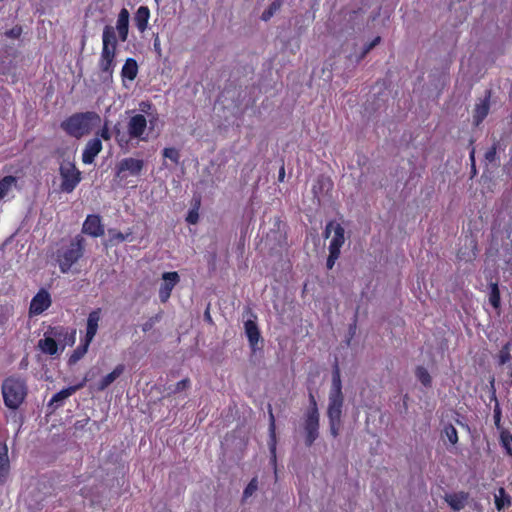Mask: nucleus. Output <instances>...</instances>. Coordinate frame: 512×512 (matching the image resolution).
Returning <instances> with one entry per match:
<instances>
[{
	"mask_svg": "<svg viewBox=\"0 0 512 512\" xmlns=\"http://www.w3.org/2000/svg\"><path fill=\"white\" fill-rule=\"evenodd\" d=\"M442 434L446 436L451 445H456L458 443V433L453 424L445 425Z\"/></svg>",
	"mask_w": 512,
	"mask_h": 512,
	"instance_id": "36",
	"label": "nucleus"
},
{
	"mask_svg": "<svg viewBox=\"0 0 512 512\" xmlns=\"http://www.w3.org/2000/svg\"><path fill=\"white\" fill-rule=\"evenodd\" d=\"M27 384L18 377H8L2 384V394L5 405L9 409H17L27 397Z\"/></svg>",
	"mask_w": 512,
	"mask_h": 512,
	"instance_id": "4",
	"label": "nucleus"
},
{
	"mask_svg": "<svg viewBox=\"0 0 512 512\" xmlns=\"http://www.w3.org/2000/svg\"><path fill=\"white\" fill-rule=\"evenodd\" d=\"M330 394L337 395L338 397H343L340 367L338 359L336 357L334 358V362L332 364V391Z\"/></svg>",
	"mask_w": 512,
	"mask_h": 512,
	"instance_id": "23",
	"label": "nucleus"
},
{
	"mask_svg": "<svg viewBox=\"0 0 512 512\" xmlns=\"http://www.w3.org/2000/svg\"><path fill=\"white\" fill-rule=\"evenodd\" d=\"M74 339H75V332H73V333L71 334V343H73V342H74Z\"/></svg>",
	"mask_w": 512,
	"mask_h": 512,
	"instance_id": "59",
	"label": "nucleus"
},
{
	"mask_svg": "<svg viewBox=\"0 0 512 512\" xmlns=\"http://www.w3.org/2000/svg\"><path fill=\"white\" fill-rule=\"evenodd\" d=\"M89 381L88 377L83 378V380L75 385L68 386L67 388H64L55 394L52 395V398L48 402V406H53L55 408L62 406L63 402L70 397L73 393L76 391L82 389L87 382Z\"/></svg>",
	"mask_w": 512,
	"mask_h": 512,
	"instance_id": "12",
	"label": "nucleus"
},
{
	"mask_svg": "<svg viewBox=\"0 0 512 512\" xmlns=\"http://www.w3.org/2000/svg\"><path fill=\"white\" fill-rule=\"evenodd\" d=\"M269 433H270V454H272V458L275 461V453H276V426H275V418L273 414V409L271 405H269Z\"/></svg>",
	"mask_w": 512,
	"mask_h": 512,
	"instance_id": "27",
	"label": "nucleus"
},
{
	"mask_svg": "<svg viewBox=\"0 0 512 512\" xmlns=\"http://www.w3.org/2000/svg\"><path fill=\"white\" fill-rule=\"evenodd\" d=\"M87 323H88V325H87L86 335L83 339H81V342H83L84 344L89 346L91 344L92 339L94 338V336L97 333L98 322H87Z\"/></svg>",
	"mask_w": 512,
	"mask_h": 512,
	"instance_id": "38",
	"label": "nucleus"
},
{
	"mask_svg": "<svg viewBox=\"0 0 512 512\" xmlns=\"http://www.w3.org/2000/svg\"><path fill=\"white\" fill-rule=\"evenodd\" d=\"M329 424H330V432L332 434V437H337L339 434L341 420L340 421L329 420Z\"/></svg>",
	"mask_w": 512,
	"mask_h": 512,
	"instance_id": "47",
	"label": "nucleus"
},
{
	"mask_svg": "<svg viewBox=\"0 0 512 512\" xmlns=\"http://www.w3.org/2000/svg\"><path fill=\"white\" fill-rule=\"evenodd\" d=\"M257 488H258L257 477H252L250 480V483L244 489L243 498L247 499V498L251 497L254 494V492L257 490Z\"/></svg>",
	"mask_w": 512,
	"mask_h": 512,
	"instance_id": "42",
	"label": "nucleus"
},
{
	"mask_svg": "<svg viewBox=\"0 0 512 512\" xmlns=\"http://www.w3.org/2000/svg\"><path fill=\"white\" fill-rule=\"evenodd\" d=\"M95 137L102 138L104 141H109L111 138V130L109 129V125L106 122L104 126L97 132Z\"/></svg>",
	"mask_w": 512,
	"mask_h": 512,
	"instance_id": "45",
	"label": "nucleus"
},
{
	"mask_svg": "<svg viewBox=\"0 0 512 512\" xmlns=\"http://www.w3.org/2000/svg\"><path fill=\"white\" fill-rule=\"evenodd\" d=\"M205 320H211V316L209 312L205 313Z\"/></svg>",
	"mask_w": 512,
	"mask_h": 512,
	"instance_id": "58",
	"label": "nucleus"
},
{
	"mask_svg": "<svg viewBox=\"0 0 512 512\" xmlns=\"http://www.w3.org/2000/svg\"><path fill=\"white\" fill-rule=\"evenodd\" d=\"M82 233L97 238L105 234L102 218L98 214H90L86 217L82 225Z\"/></svg>",
	"mask_w": 512,
	"mask_h": 512,
	"instance_id": "9",
	"label": "nucleus"
},
{
	"mask_svg": "<svg viewBox=\"0 0 512 512\" xmlns=\"http://www.w3.org/2000/svg\"><path fill=\"white\" fill-rule=\"evenodd\" d=\"M490 96L491 92L488 91L487 95L482 98L479 103L474 107L473 123L474 126H479L487 117L490 111Z\"/></svg>",
	"mask_w": 512,
	"mask_h": 512,
	"instance_id": "15",
	"label": "nucleus"
},
{
	"mask_svg": "<svg viewBox=\"0 0 512 512\" xmlns=\"http://www.w3.org/2000/svg\"><path fill=\"white\" fill-rule=\"evenodd\" d=\"M125 371L124 364L116 365L113 370L105 377H103L97 384V390L103 391L107 389L117 378H119Z\"/></svg>",
	"mask_w": 512,
	"mask_h": 512,
	"instance_id": "21",
	"label": "nucleus"
},
{
	"mask_svg": "<svg viewBox=\"0 0 512 512\" xmlns=\"http://www.w3.org/2000/svg\"><path fill=\"white\" fill-rule=\"evenodd\" d=\"M151 326H152V322H145V324L142 326V329L144 331H148V330H150Z\"/></svg>",
	"mask_w": 512,
	"mask_h": 512,
	"instance_id": "55",
	"label": "nucleus"
},
{
	"mask_svg": "<svg viewBox=\"0 0 512 512\" xmlns=\"http://www.w3.org/2000/svg\"><path fill=\"white\" fill-rule=\"evenodd\" d=\"M130 235H131V231L124 234L115 229H110V230H108V244L115 245V244L121 243V242L127 240Z\"/></svg>",
	"mask_w": 512,
	"mask_h": 512,
	"instance_id": "34",
	"label": "nucleus"
},
{
	"mask_svg": "<svg viewBox=\"0 0 512 512\" xmlns=\"http://www.w3.org/2000/svg\"><path fill=\"white\" fill-rule=\"evenodd\" d=\"M490 390H491V401L494 402V426L496 428H500L501 419H502V410L497 400V392L495 391V379L492 378L490 381Z\"/></svg>",
	"mask_w": 512,
	"mask_h": 512,
	"instance_id": "25",
	"label": "nucleus"
},
{
	"mask_svg": "<svg viewBox=\"0 0 512 512\" xmlns=\"http://www.w3.org/2000/svg\"><path fill=\"white\" fill-rule=\"evenodd\" d=\"M87 323H88V325H87L86 335L83 339H81V342H83L84 344L89 346L91 344L92 339L94 338V336L97 333L98 322H87Z\"/></svg>",
	"mask_w": 512,
	"mask_h": 512,
	"instance_id": "37",
	"label": "nucleus"
},
{
	"mask_svg": "<svg viewBox=\"0 0 512 512\" xmlns=\"http://www.w3.org/2000/svg\"><path fill=\"white\" fill-rule=\"evenodd\" d=\"M50 306L51 295L44 288H41L30 301L29 314L34 316L40 315Z\"/></svg>",
	"mask_w": 512,
	"mask_h": 512,
	"instance_id": "11",
	"label": "nucleus"
},
{
	"mask_svg": "<svg viewBox=\"0 0 512 512\" xmlns=\"http://www.w3.org/2000/svg\"><path fill=\"white\" fill-rule=\"evenodd\" d=\"M286 0H274L270 3L269 7L262 12L261 20L267 22L271 20L274 15L279 11Z\"/></svg>",
	"mask_w": 512,
	"mask_h": 512,
	"instance_id": "28",
	"label": "nucleus"
},
{
	"mask_svg": "<svg viewBox=\"0 0 512 512\" xmlns=\"http://www.w3.org/2000/svg\"><path fill=\"white\" fill-rule=\"evenodd\" d=\"M340 253L338 252H334V251H329V256H328V259H327V269H332L335 261L338 259Z\"/></svg>",
	"mask_w": 512,
	"mask_h": 512,
	"instance_id": "48",
	"label": "nucleus"
},
{
	"mask_svg": "<svg viewBox=\"0 0 512 512\" xmlns=\"http://www.w3.org/2000/svg\"><path fill=\"white\" fill-rule=\"evenodd\" d=\"M500 440L506 450V454L512 456V433L508 431L501 432Z\"/></svg>",
	"mask_w": 512,
	"mask_h": 512,
	"instance_id": "40",
	"label": "nucleus"
},
{
	"mask_svg": "<svg viewBox=\"0 0 512 512\" xmlns=\"http://www.w3.org/2000/svg\"><path fill=\"white\" fill-rule=\"evenodd\" d=\"M16 181V177L12 175L0 178V199L4 198L9 193L11 187L15 185Z\"/></svg>",
	"mask_w": 512,
	"mask_h": 512,
	"instance_id": "31",
	"label": "nucleus"
},
{
	"mask_svg": "<svg viewBox=\"0 0 512 512\" xmlns=\"http://www.w3.org/2000/svg\"><path fill=\"white\" fill-rule=\"evenodd\" d=\"M496 360L499 366L505 365L512 361L511 342H507L501 347L496 356Z\"/></svg>",
	"mask_w": 512,
	"mask_h": 512,
	"instance_id": "29",
	"label": "nucleus"
},
{
	"mask_svg": "<svg viewBox=\"0 0 512 512\" xmlns=\"http://www.w3.org/2000/svg\"><path fill=\"white\" fill-rule=\"evenodd\" d=\"M101 317V308H96L90 312L87 320H100Z\"/></svg>",
	"mask_w": 512,
	"mask_h": 512,
	"instance_id": "50",
	"label": "nucleus"
},
{
	"mask_svg": "<svg viewBox=\"0 0 512 512\" xmlns=\"http://www.w3.org/2000/svg\"><path fill=\"white\" fill-rule=\"evenodd\" d=\"M473 144H474V140H470V145L472 146L470 154H469L471 166H474V164H475V148H474Z\"/></svg>",
	"mask_w": 512,
	"mask_h": 512,
	"instance_id": "51",
	"label": "nucleus"
},
{
	"mask_svg": "<svg viewBox=\"0 0 512 512\" xmlns=\"http://www.w3.org/2000/svg\"><path fill=\"white\" fill-rule=\"evenodd\" d=\"M101 117L95 111L77 112L73 113L64 120L60 127L68 135L75 138H81L87 135L91 130L99 126Z\"/></svg>",
	"mask_w": 512,
	"mask_h": 512,
	"instance_id": "1",
	"label": "nucleus"
},
{
	"mask_svg": "<svg viewBox=\"0 0 512 512\" xmlns=\"http://www.w3.org/2000/svg\"><path fill=\"white\" fill-rule=\"evenodd\" d=\"M415 376L417 380L425 387H430L432 385V378L429 374V371L425 367L417 366L415 369Z\"/></svg>",
	"mask_w": 512,
	"mask_h": 512,
	"instance_id": "33",
	"label": "nucleus"
},
{
	"mask_svg": "<svg viewBox=\"0 0 512 512\" xmlns=\"http://www.w3.org/2000/svg\"><path fill=\"white\" fill-rule=\"evenodd\" d=\"M500 148L498 140H494V144L484 154L487 163L493 164L497 160V150Z\"/></svg>",
	"mask_w": 512,
	"mask_h": 512,
	"instance_id": "39",
	"label": "nucleus"
},
{
	"mask_svg": "<svg viewBox=\"0 0 512 512\" xmlns=\"http://www.w3.org/2000/svg\"><path fill=\"white\" fill-rule=\"evenodd\" d=\"M469 496L468 492L460 491L446 494L444 499L452 510L460 511L465 508Z\"/></svg>",
	"mask_w": 512,
	"mask_h": 512,
	"instance_id": "16",
	"label": "nucleus"
},
{
	"mask_svg": "<svg viewBox=\"0 0 512 512\" xmlns=\"http://www.w3.org/2000/svg\"><path fill=\"white\" fill-rule=\"evenodd\" d=\"M88 349L89 346H87L83 342H80V344L72 351L70 358H68V363L70 365L76 364L83 358V356L87 353Z\"/></svg>",
	"mask_w": 512,
	"mask_h": 512,
	"instance_id": "32",
	"label": "nucleus"
},
{
	"mask_svg": "<svg viewBox=\"0 0 512 512\" xmlns=\"http://www.w3.org/2000/svg\"><path fill=\"white\" fill-rule=\"evenodd\" d=\"M139 106H140V110L145 112V111H147V109H150L151 104H150V102H141Z\"/></svg>",
	"mask_w": 512,
	"mask_h": 512,
	"instance_id": "53",
	"label": "nucleus"
},
{
	"mask_svg": "<svg viewBox=\"0 0 512 512\" xmlns=\"http://www.w3.org/2000/svg\"><path fill=\"white\" fill-rule=\"evenodd\" d=\"M284 176H285V168H284V166H282L279 170V180L282 181L284 179Z\"/></svg>",
	"mask_w": 512,
	"mask_h": 512,
	"instance_id": "54",
	"label": "nucleus"
},
{
	"mask_svg": "<svg viewBox=\"0 0 512 512\" xmlns=\"http://www.w3.org/2000/svg\"><path fill=\"white\" fill-rule=\"evenodd\" d=\"M489 303L494 307L500 306V292L497 282L490 284Z\"/></svg>",
	"mask_w": 512,
	"mask_h": 512,
	"instance_id": "35",
	"label": "nucleus"
},
{
	"mask_svg": "<svg viewBox=\"0 0 512 512\" xmlns=\"http://www.w3.org/2000/svg\"><path fill=\"white\" fill-rule=\"evenodd\" d=\"M59 174L61 177L60 189L65 193L73 192L82 179L81 172L70 162L61 164Z\"/></svg>",
	"mask_w": 512,
	"mask_h": 512,
	"instance_id": "6",
	"label": "nucleus"
},
{
	"mask_svg": "<svg viewBox=\"0 0 512 512\" xmlns=\"http://www.w3.org/2000/svg\"><path fill=\"white\" fill-rule=\"evenodd\" d=\"M163 156L165 158L170 159L173 164H175V165L179 164L180 153L177 149L171 148V147L164 148Z\"/></svg>",
	"mask_w": 512,
	"mask_h": 512,
	"instance_id": "41",
	"label": "nucleus"
},
{
	"mask_svg": "<svg viewBox=\"0 0 512 512\" xmlns=\"http://www.w3.org/2000/svg\"><path fill=\"white\" fill-rule=\"evenodd\" d=\"M191 384V381L186 378L176 383L174 392H180L186 388H188Z\"/></svg>",
	"mask_w": 512,
	"mask_h": 512,
	"instance_id": "49",
	"label": "nucleus"
},
{
	"mask_svg": "<svg viewBox=\"0 0 512 512\" xmlns=\"http://www.w3.org/2000/svg\"><path fill=\"white\" fill-rule=\"evenodd\" d=\"M187 220H188V222H190L192 224L196 223L197 220H198V214L195 213V212H190L188 217H187Z\"/></svg>",
	"mask_w": 512,
	"mask_h": 512,
	"instance_id": "52",
	"label": "nucleus"
},
{
	"mask_svg": "<svg viewBox=\"0 0 512 512\" xmlns=\"http://www.w3.org/2000/svg\"><path fill=\"white\" fill-rule=\"evenodd\" d=\"M147 126L148 121L145 115L138 113L131 116L128 123V133L130 138L145 139L143 134L145 133Z\"/></svg>",
	"mask_w": 512,
	"mask_h": 512,
	"instance_id": "13",
	"label": "nucleus"
},
{
	"mask_svg": "<svg viewBox=\"0 0 512 512\" xmlns=\"http://www.w3.org/2000/svg\"><path fill=\"white\" fill-rule=\"evenodd\" d=\"M356 323L357 322H352L349 324V327H348V336L346 338V346H350L351 345V341L352 339L355 337V333H356Z\"/></svg>",
	"mask_w": 512,
	"mask_h": 512,
	"instance_id": "46",
	"label": "nucleus"
},
{
	"mask_svg": "<svg viewBox=\"0 0 512 512\" xmlns=\"http://www.w3.org/2000/svg\"><path fill=\"white\" fill-rule=\"evenodd\" d=\"M151 17L150 8L145 5H141L135 12L134 23L140 32H144L149 24Z\"/></svg>",
	"mask_w": 512,
	"mask_h": 512,
	"instance_id": "20",
	"label": "nucleus"
},
{
	"mask_svg": "<svg viewBox=\"0 0 512 512\" xmlns=\"http://www.w3.org/2000/svg\"><path fill=\"white\" fill-rule=\"evenodd\" d=\"M9 471V449L6 444H0V485H4L8 480Z\"/></svg>",
	"mask_w": 512,
	"mask_h": 512,
	"instance_id": "19",
	"label": "nucleus"
},
{
	"mask_svg": "<svg viewBox=\"0 0 512 512\" xmlns=\"http://www.w3.org/2000/svg\"><path fill=\"white\" fill-rule=\"evenodd\" d=\"M85 246V238L82 235H76L69 245L57 250L56 261L62 273H69L72 265L84 256Z\"/></svg>",
	"mask_w": 512,
	"mask_h": 512,
	"instance_id": "3",
	"label": "nucleus"
},
{
	"mask_svg": "<svg viewBox=\"0 0 512 512\" xmlns=\"http://www.w3.org/2000/svg\"><path fill=\"white\" fill-rule=\"evenodd\" d=\"M512 505V497L506 492L504 488L498 489V494L494 496V506L497 511H501L504 508H509Z\"/></svg>",
	"mask_w": 512,
	"mask_h": 512,
	"instance_id": "26",
	"label": "nucleus"
},
{
	"mask_svg": "<svg viewBox=\"0 0 512 512\" xmlns=\"http://www.w3.org/2000/svg\"><path fill=\"white\" fill-rule=\"evenodd\" d=\"M309 402L310 406L305 413V421H304V430L306 433L305 436V445L307 447L313 446L319 435V412L317 408L316 400L313 396V392L309 393Z\"/></svg>",
	"mask_w": 512,
	"mask_h": 512,
	"instance_id": "5",
	"label": "nucleus"
},
{
	"mask_svg": "<svg viewBox=\"0 0 512 512\" xmlns=\"http://www.w3.org/2000/svg\"><path fill=\"white\" fill-rule=\"evenodd\" d=\"M114 131H115L116 135H118L120 133V130L117 127L114 128Z\"/></svg>",
	"mask_w": 512,
	"mask_h": 512,
	"instance_id": "60",
	"label": "nucleus"
},
{
	"mask_svg": "<svg viewBox=\"0 0 512 512\" xmlns=\"http://www.w3.org/2000/svg\"><path fill=\"white\" fill-rule=\"evenodd\" d=\"M153 46H154L155 50H160V44L157 40L154 41Z\"/></svg>",
	"mask_w": 512,
	"mask_h": 512,
	"instance_id": "56",
	"label": "nucleus"
},
{
	"mask_svg": "<svg viewBox=\"0 0 512 512\" xmlns=\"http://www.w3.org/2000/svg\"><path fill=\"white\" fill-rule=\"evenodd\" d=\"M103 145L99 137H93L86 144L82 152V161L85 165H91L95 157L102 151Z\"/></svg>",
	"mask_w": 512,
	"mask_h": 512,
	"instance_id": "14",
	"label": "nucleus"
},
{
	"mask_svg": "<svg viewBox=\"0 0 512 512\" xmlns=\"http://www.w3.org/2000/svg\"><path fill=\"white\" fill-rule=\"evenodd\" d=\"M23 29L21 26L16 25L10 29H8L5 35L10 39H19L22 35Z\"/></svg>",
	"mask_w": 512,
	"mask_h": 512,
	"instance_id": "43",
	"label": "nucleus"
},
{
	"mask_svg": "<svg viewBox=\"0 0 512 512\" xmlns=\"http://www.w3.org/2000/svg\"><path fill=\"white\" fill-rule=\"evenodd\" d=\"M129 21L130 14L126 8L121 9L118 15V19L116 22V29L118 31V36L120 41L126 42L128 40L129 35Z\"/></svg>",
	"mask_w": 512,
	"mask_h": 512,
	"instance_id": "17",
	"label": "nucleus"
},
{
	"mask_svg": "<svg viewBox=\"0 0 512 512\" xmlns=\"http://www.w3.org/2000/svg\"><path fill=\"white\" fill-rule=\"evenodd\" d=\"M331 231H333V236L329 245V251L340 253L341 247L345 242V230L341 224L330 221L326 226L325 236L329 237Z\"/></svg>",
	"mask_w": 512,
	"mask_h": 512,
	"instance_id": "10",
	"label": "nucleus"
},
{
	"mask_svg": "<svg viewBox=\"0 0 512 512\" xmlns=\"http://www.w3.org/2000/svg\"><path fill=\"white\" fill-rule=\"evenodd\" d=\"M145 167L143 159L134 157H125L121 159L115 167V176L121 180L129 176H139Z\"/></svg>",
	"mask_w": 512,
	"mask_h": 512,
	"instance_id": "7",
	"label": "nucleus"
},
{
	"mask_svg": "<svg viewBox=\"0 0 512 512\" xmlns=\"http://www.w3.org/2000/svg\"><path fill=\"white\" fill-rule=\"evenodd\" d=\"M163 282L159 286V299L161 302H167L171 297V292L179 283L180 277L177 272H165L162 275Z\"/></svg>",
	"mask_w": 512,
	"mask_h": 512,
	"instance_id": "8",
	"label": "nucleus"
},
{
	"mask_svg": "<svg viewBox=\"0 0 512 512\" xmlns=\"http://www.w3.org/2000/svg\"><path fill=\"white\" fill-rule=\"evenodd\" d=\"M381 41V38L379 36L375 37L370 43H367L362 50V53L360 55V58L363 59L366 57V54H368L377 44H379Z\"/></svg>",
	"mask_w": 512,
	"mask_h": 512,
	"instance_id": "44",
	"label": "nucleus"
},
{
	"mask_svg": "<svg viewBox=\"0 0 512 512\" xmlns=\"http://www.w3.org/2000/svg\"><path fill=\"white\" fill-rule=\"evenodd\" d=\"M39 347L43 352L47 353L50 356L55 355V353H57L58 351V345L56 341L51 337L41 339L39 341Z\"/></svg>",
	"mask_w": 512,
	"mask_h": 512,
	"instance_id": "30",
	"label": "nucleus"
},
{
	"mask_svg": "<svg viewBox=\"0 0 512 512\" xmlns=\"http://www.w3.org/2000/svg\"><path fill=\"white\" fill-rule=\"evenodd\" d=\"M510 377H511V386H512V370L510 371Z\"/></svg>",
	"mask_w": 512,
	"mask_h": 512,
	"instance_id": "61",
	"label": "nucleus"
},
{
	"mask_svg": "<svg viewBox=\"0 0 512 512\" xmlns=\"http://www.w3.org/2000/svg\"><path fill=\"white\" fill-rule=\"evenodd\" d=\"M256 323L257 322H245V332L250 342V349H252V352L261 349L262 347H259L258 343L262 344L263 342L260 335V330Z\"/></svg>",
	"mask_w": 512,
	"mask_h": 512,
	"instance_id": "18",
	"label": "nucleus"
},
{
	"mask_svg": "<svg viewBox=\"0 0 512 512\" xmlns=\"http://www.w3.org/2000/svg\"><path fill=\"white\" fill-rule=\"evenodd\" d=\"M138 74V64L135 59L128 58L121 70V77L123 80L134 81Z\"/></svg>",
	"mask_w": 512,
	"mask_h": 512,
	"instance_id": "24",
	"label": "nucleus"
},
{
	"mask_svg": "<svg viewBox=\"0 0 512 512\" xmlns=\"http://www.w3.org/2000/svg\"><path fill=\"white\" fill-rule=\"evenodd\" d=\"M343 397H329L328 418L333 421H340L342 415Z\"/></svg>",
	"mask_w": 512,
	"mask_h": 512,
	"instance_id": "22",
	"label": "nucleus"
},
{
	"mask_svg": "<svg viewBox=\"0 0 512 512\" xmlns=\"http://www.w3.org/2000/svg\"><path fill=\"white\" fill-rule=\"evenodd\" d=\"M471 172H472L473 176L476 174L475 164H474V166H471Z\"/></svg>",
	"mask_w": 512,
	"mask_h": 512,
	"instance_id": "57",
	"label": "nucleus"
},
{
	"mask_svg": "<svg viewBox=\"0 0 512 512\" xmlns=\"http://www.w3.org/2000/svg\"><path fill=\"white\" fill-rule=\"evenodd\" d=\"M117 38L114 27L106 25L102 34V50L98 61L99 70L111 77L116 66Z\"/></svg>",
	"mask_w": 512,
	"mask_h": 512,
	"instance_id": "2",
	"label": "nucleus"
}]
</instances>
